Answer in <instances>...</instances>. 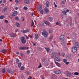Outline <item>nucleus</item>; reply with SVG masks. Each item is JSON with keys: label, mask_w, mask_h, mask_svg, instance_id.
<instances>
[{"label": "nucleus", "mask_w": 79, "mask_h": 79, "mask_svg": "<svg viewBox=\"0 0 79 79\" xmlns=\"http://www.w3.org/2000/svg\"><path fill=\"white\" fill-rule=\"evenodd\" d=\"M41 34L43 35H44V37H47L48 36V33L46 31L42 32Z\"/></svg>", "instance_id": "f257e3e1"}, {"label": "nucleus", "mask_w": 79, "mask_h": 79, "mask_svg": "<svg viewBox=\"0 0 79 79\" xmlns=\"http://www.w3.org/2000/svg\"><path fill=\"white\" fill-rule=\"evenodd\" d=\"M29 47H19V50H28V49H29Z\"/></svg>", "instance_id": "f03ea898"}, {"label": "nucleus", "mask_w": 79, "mask_h": 79, "mask_svg": "<svg viewBox=\"0 0 79 79\" xmlns=\"http://www.w3.org/2000/svg\"><path fill=\"white\" fill-rule=\"evenodd\" d=\"M21 42L22 44H23L26 43V40L25 39V38H24V37H23L21 39Z\"/></svg>", "instance_id": "7ed1b4c3"}, {"label": "nucleus", "mask_w": 79, "mask_h": 79, "mask_svg": "<svg viewBox=\"0 0 79 79\" xmlns=\"http://www.w3.org/2000/svg\"><path fill=\"white\" fill-rule=\"evenodd\" d=\"M42 6L40 4H39L37 7V11H40L41 10H42Z\"/></svg>", "instance_id": "20e7f679"}, {"label": "nucleus", "mask_w": 79, "mask_h": 79, "mask_svg": "<svg viewBox=\"0 0 79 79\" xmlns=\"http://www.w3.org/2000/svg\"><path fill=\"white\" fill-rule=\"evenodd\" d=\"M77 51V48L73 47L72 48V52L73 53H75Z\"/></svg>", "instance_id": "39448f33"}, {"label": "nucleus", "mask_w": 79, "mask_h": 79, "mask_svg": "<svg viewBox=\"0 0 79 79\" xmlns=\"http://www.w3.org/2000/svg\"><path fill=\"white\" fill-rule=\"evenodd\" d=\"M54 73L55 74H60L61 73V71L60 70L55 71L54 72Z\"/></svg>", "instance_id": "423d86ee"}, {"label": "nucleus", "mask_w": 79, "mask_h": 79, "mask_svg": "<svg viewBox=\"0 0 79 79\" xmlns=\"http://www.w3.org/2000/svg\"><path fill=\"white\" fill-rule=\"evenodd\" d=\"M44 24H46V25H47V26H49L50 24V23L48 22H47L45 21H44Z\"/></svg>", "instance_id": "0eeeda50"}, {"label": "nucleus", "mask_w": 79, "mask_h": 79, "mask_svg": "<svg viewBox=\"0 0 79 79\" xmlns=\"http://www.w3.org/2000/svg\"><path fill=\"white\" fill-rule=\"evenodd\" d=\"M53 35H50L49 38V41H51L52 40V39H53Z\"/></svg>", "instance_id": "6e6552de"}, {"label": "nucleus", "mask_w": 79, "mask_h": 79, "mask_svg": "<svg viewBox=\"0 0 79 79\" xmlns=\"http://www.w3.org/2000/svg\"><path fill=\"white\" fill-rule=\"evenodd\" d=\"M60 38L61 40H64V35H61L60 36Z\"/></svg>", "instance_id": "1a4fd4ad"}, {"label": "nucleus", "mask_w": 79, "mask_h": 79, "mask_svg": "<svg viewBox=\"0 0 79 79\" xmlns=\"http://www.w3.org/2000/svg\"><path fill=\"white\" fill-rule=\"evenodd\" d=\"M55 60L56 61H60L61 59L60 58L56 57L55 58Z\"/></svg>", "instance_id": "9d476101"}, {"label": "nucleus", "mask_w": 79, "mask_h": 79, "mask_svg": "<svg viewBox=\"0 0 79 79\" xmlns=\"http://www.w3.org/2000/svg\"><path fill=\"white\" fill-rule=\"evenodd\" d=\"M17 11H14L12 15V16H15L16 15H17Z\"/></svg>", "instance_id": "9b49d317"}, {"label": "nucleus", "mask_w": 79, "mask_h": 79, "mask_svg": "<svg viewBox=\"0 0 79 79\" xmlns=\"http://www.w3.org/2000/svg\"><path fill=\"white\" fill-rule=\"evenodd\" d=\"M75 45L76 48H79V45L78 42H76L75 44Z\"/></svg>", "instance_id": "f8f14e48"}, {"label": "nucleus", "mask_w": 79, "mask_h": 79, "mask_svg": "<svg viewBox=\"0 0 79 79\" xmlns=\"http://www.w3.org/2000/svg\"><path fill=\"white\" fill-rule=\"evenodd\" d=\"M7 72L9 73H10L11 74H13L14 72L13 71H11V70H10L9 69H8L7 70Z\"/></svg>", "instance_id": "ddd939ff"}, {"label": "nucleus", "mask_w": 79, "mask_h": 79, "mask_svg": "<svg viewBox=\"0 0 79 79\" xmlns=\"http://www.w3.org/2000/svg\"><path fill=\"white\" fill-rule=\"evenodd\" d=\"M35 39H39V35H38V34H37V33H36L35 35Z\"/></svg>", "instance_id": "4468645a"}, {"label": "nucleus", "mask_w": 79, "mask_h": 79, "mask_svg": "<svg viewBox=\"0 0 79 79\" xmlns=\"http://www.w3.org/2000/svg\"><path fill=\"white\" fill-rule=\"evenodd\" d=\"M44 10L46 13L49 12V10H48V9L47 7H46L44 8Z\"/></svg>", "instance_id": "2eb2a0df"}, {"label": "nucleus", "mask_w": 79, "mask_h": 79, "mask_svg": "<svg viewBox=\"0 0 79 79\" xmlns=\"http://www.w3.org/2000/svg\"><path fill=\"white\" fill-rule=\"evenodd\" d=\"M27 32H29V30L27 29V31L26 30H23V34H25Z\"/></svg>", "instance_id": "dca6fc26"}, {"label": "nucleus", "mask_w": 79, "mask_h": 79, "mask_svg": "<svg viewBox=\"0 0 79 79\" xmlns=\"http://www.w3.org/2000/svg\"><path fill=\"white\" fill-rule=\"evenodd\" d=\"M49 2L48 1H47L46 2V5L47 7H48L49 6Z\"/></svg>", "instance_id": "f3484780"}, {"label": "nucleus", "mask_w": 79, "mask_h": 79, "mask_svg": "<svg viewBox=\"0 0 79 79\" xmlns=\"http://www.w3.org/2000/svg\"><path fill=\"white\" fill-rule=\"evenodd\" d=\"M55 64H56V65L58 66V67H60V63H58V62H55Z\"/></svg>", "instance_id": "a211bd4d"}, {"label": "nucleus", "mask_w": 79, "mask_h": 79, "mask_svg": "<svg viewBox=\"0 0 79 79\" xmlns=\"http://www.w3.org/2000/svg\"><path fill=\"white\" fill-rule=\"evenodd\" d=\"M66 10H64L62 11L63 14L65 16L66 15Z\"/></svg>", "instance_id": "6ab92c4d"}, {"label": "nucleus", "mask_w": 79, "mask_h": 79, "mask_svg": "<svg viewBox=\"0 0 79 79\" xmlns=\"http://www.w3.org/2000/svg\"><path fill=\"white\" fill-rule=\"evenodd\" d=\"M10 37H15V34L11 33L10 34Z\"/></svg>", "instance_id": "aec40b11"}, {"label": "nucleus", "mask_w": 79, "mask_h": 79, "mask_svg": "<svg viewBox=\"0 0 79 79\" xmlns=\"http://www.w3.org/2000/svg\"><path fill=\"white\" fill-rule=\"evenodd\" d=\"M53 32V30L51 29L49 30V34H52Z\"/></svg>", "instance_id": "412c9836"}, {"label": "nucleus", "mask_w": 79, "mask_h": 79, "mask_svg": "<svg viewBox=\"0 0 79 79\" xmlns=\"http://www.w3.org/2000/svg\"><path fill=\"white\" fill-rule=\"evenodd\" d=\"M45 49L46 50L47 52H49V51H50V49L48 48H45Z\"/></svg>", "instance_id": "4be33fe9"}, {"label": "nucleus", "mask_w": 79, "mask_h": 79, "mask_svg": "<svg viewBox=\"0 0 79 79\" xmlns=\"http://www.w3.org/2000/svg\"><path fill=\"white\" fill-rule=\"evenodd\" d=\"M71 73H68L67 74V77H69L71 76Z\"/></svg>", "instance_id": "5701e85b"}, {"label": "nucleus", "mask_w": 79, "mask_h": 79, "mask_svg": "<svg viewBox=\"0 0 79 79\" xmlns=\"http://www.w3.org/2000/svg\"><path fill=\"white\" fill-rule=\"evenodd\" d=\"M49 21H50L51 22L52 21H53V17H49Z\"/></svg>", "instance_id": "b1692460"}, {"label": "nucleus", "mask_w": 79, "mask_h": 79, "mask_svg": "<svg viewBox=\"0 0 79 79\" xmlns=\"http://www.w3.org/2000/svg\"><path fill=\"white\" fill-rule=\"evenodd\" d=\"M2 72L3 73H5V69L3 68L2 69Z\"/></svg>", "instance_id": "393cba45"}, {"label": "nucleus", "mask_w": 79, "mask_h": 79, "mask_svg": "<svg viewBox=\"0 0 79 79\" xmlns=\"http://www.w3.org/2000/svg\"><path fill=\"white\" fill-rule=\"evenodd\" d=\"M34 22L33 21V20H32V21L31 27H33V26H34Z\"/></svg>", "instance_id": "a878e982"}, {"label": "nucleus", "mask_w": 79, "mask_h": 79, "mask_svg": "<svg viewBox=\"0 0 79 79\" xmlns=\"http://www.w3.org/2000/svg\"><path fill=\"white\" fill-rule=\"evenodd\" d=\"M79 73L77 72H75L74 73V75H76V76H77V75H79Z\"/></svg>", "instance_id": "bb28decb"}, {"label": "nucleus", "mask_w": 79, "mask_h": 79, "mask_svg": "<svg viewBox=\"0 0 79 79\" xmlns=\"http://www.w3.org/2000/svg\"><path fill=\"white\" fill-rule=\"evenodd\" d=\"M21 63H18V66L19 68H20V67H21Z\"/></svg>", "instance_id": "cd10ccee"}, {"label": "nucleus", "mask_w": 79, "mask_h": 79, "mask_svg": "<svg viewBox=\"0 0 79 79\" xmlns=\"http://www.w3.org/2000/svg\"><path fill=\"white\" fill-rule=\"evenodd\" d=\"M25 2L26 4H28L29 3V0H25Z\"/></svg>", "instance_id": "c85d7f7f"}, {"label": "nucleus", "mask_w": 79, "mask_h": 79, "mask_svg": "<svg viewBox=\"0 0 79 79\" xmlns=\"http://www.w3.org/2000/svg\"><path fill=\"white\" fill-rule=\"evenodd\" d=\"M4 17H5L4 15H2L0 17V19H3V18H4Z\"/></svg>", "instance_id": "c756f323"}, {"label": "nucleus", "mask_w": 79, "mask_h": 79, "mask_svg": "<svg viewBox=\"0 0 79 79\" xmlns=\"http://www.w3.org/2000/svg\"><path fill=\"white\" fill-rule=\"evenodd\" d=\"M24 67H23V66H22L21 67V68H20V70H24Z\"/></svg>", "instance_id": "7c9ffc66"}, {"label": "nucleus", "mask_w": 79, "mask_h": 79, "mask_svg": "<svg viewBox=\"0 0 79 79\" xmlns=\"http://www.w3.org/2000/svg\"><path fill=\"white\" fill-rule=\"evenodd\" d=\"M16 24L17 27H19V26H20V24L18 23H16Z\"/></svg>", "instance_id": "2f4dec72"}, {"label": "nucleus", "mask_w": 79, "mask_h": 79, "mask_svg": "<svg viewBox=\"0 0 79 79\" xmlns=\"http://www.w3.org/2000/svg\"><path fill=\"white\" fill-rule=\"evenodd\" d=\"M39 24L40 26H44V23H40Z\"/></svg>", "instance_id": "473e14b6"}, {"label": "nucleus", "mask_w": 79, "mask_h": 79, "mask_svg": "<svg viewBox=\"0 0 79 79\" xmlns=\"http://www.w3.org/2000/svg\"><path fill=\"white\" fill-rule=\"evenodd\" d=\"M6 10H7V8L5 7L3 10H2V11H5Z\"/></svg>", "instance_id": "72a5a7b5"}, {"label": "nucleus", "mask_w": 79, "mask_h": 79, "mask_svg": "<svg viewBox=\"0 0 79 79\" xmlns=\"http://www.w3.org/2000/svg\"><path fill=\"white\" fill-rule=\"evenodd\" d=\"M67 61V60L66 59H64L63 60V62L65 63Z\"/></svg>", "instance_id": "f704fd0d"}, {"label": "nucleus", "mask_w": 79, "mask_h": 79, "mask_svg": "<svg viewBox=\"0 0 79 79\" xmlns=\"http://www.w3.org/2000/svg\"><path fill=\"white\" fill-rule=\"evenodd\" d=\"M5 52H6V50H5V49H4L2 50L1 52H2V53H5Z\"/></svg>", "instance_id": "c9c22d12"}, {"label": "nucleus", "mask_w": 79, "mask_h": 79, "mask_svg": "<svg viewBox=\"0 0 79 79\" xmlns=\"http://www.w3.org/2000/svg\"><path fill=\"white\" fill-rule=\"evenodd\" d=\"M42 67V65H41V63H40V66L38 67V68H40Z\"/></svg>", "instance_id": "e433bc0d"}, {"label": "nucleus", "mask_w": 79, "mask_h": 79, "mask_svg": "<svg viewBox=\"0 0 79 79\" xmlns=\"http://www.w3.org/2000/svg\"><path fill=\"white\" fill-rule=\"evenodd\" d=\"M51 57L52 58H54V57H55V54H52L51 56Z\"/></svg>", "instance_id": "4c0bfd02"}, {"label": "nucleus", "mask_w": 79, "mask_h": 79, "mask_svg": "<svg viewBox=\"0 0 79 79\" xmlns=\"http://www.w3.org/2000/svg\"><path fill=\"white\" fill-rule=\"evenodd\" d=\"M23 9H24L25 10H27V7H24L23 8Z\"/></svg>", "instance_id": "58836bf2"}, {"label": "nucleus", "mask_w": 79, "mask_h": 79, "mask_svg": "<svg viewBox=\"0 0 79 79\" xmlns=\"http://www.w3.org/2000/svg\"><path fill=\"white\" fill-rule=\"evenodd\" d=\"M15 19L17 20V21H18L19 20V18L18 17H17L15 18Z\"/></svg>", "instance_id": "ea45409f"}, {"label": "nucleus", "mask_w": 79, "mask_h": 79, "mask_svg": "<svg viewBox=\"0 0 79 79\" xmlns=\"http://www.w3.org/2000/svg\"><path fill=\"white\" fill-rule=\"evenodd\" d=\"M19 60H18V59H17L16 60V62L17 63H19Z\"/></svg>", "instance_id": "a19ab883"}, {"label": "nucleus", "mask_w": 79, "mask_h": 79, "mask_svg": "<svg viewBox=\"0 0 79 79\" xmlns=\"http://www.w3.org/2000/svg\"><path fill=\"white\" fill-rule=\"evenodd\" d=\"M69 62H66L65 63L66 65H68V64H69Z\"/></svg>", "instance_id": "79ce46f5"}, {"label": "nucleus", "mask_w": 79, "mask_h": 79, "mask_svg": "<svg viewBox=\"0 0 79 79\" xmlns=\"http://www.w3.org/2000/svg\"><path fill=\"white\" fill-rule=\"evenodd\" d=\"M15 2L16 3H18L19 2V1H18V0H15Z\"/></svg>", "instance_id": "37998d69"}, {"label": "nucleus", "mask_w": 79, "mask_h": 79, "mask_svg": "<svg viewBox=\"0 0 79 79\" xmlns=\"http://www.w3.org/2000/svg\"><path fill=\"white\" fill-rule=\"evenodd\" d=\"M5 23H8V20H5Z\"/></svg>", "instance_id": "c03bdc74"}, {"label": "nucleus", "mask_w": 79, "mask_h": 79, "mask_svg": "<svg viewBox=\"0 0 79 79\" xmlns=\"http://www.w3.org/2000/svg\"><path fill=\"white\" fill-rule=\"evenodd\" d=\"M3 3H6V0H3Z\"/></svg>", "instance_id": "a18cd8bd"}, {"label": "nucleus", "mask_w": 79, "mask_h": 79, "mask_svg": "<svg viewBox=\"0 0 79 79\" xmlns=\"http://www.w3.org/2000/svg\"><path fill=\"white\" fill-rule=\"evenodd\" d=\"M40 13L41 14H43V13H44V11H43V10H41L40 11Z\"/></svg>", "instance_id": "49530a36"}, {"label": "nucleus", "mask_w": 79, "mask_h": 79, "mask_svg": "<svg viewBox=\"0 0 79 79\" xmlns=\"http://www.w3.org/2000/svg\"><path fill=\"white\" fill-rule=\"evenodd\" d=\"M30 53V51L28 50L27 51V53Z\"/></svg>", "instance_id": "de8ad7c7"}, {"label": "nucleus", "mask_w": 79, "mask_h": 79, "mask_svg": "<svg viewBox=\"0 0 79 79\" xmlns=\"http://www.w3.org/2000/svg\"><path fill=\"white\" fill-rule=\"evenodd\" d=\"M33 45H34V46H35V45H36V44H35V43H33Z\"/></svg>", "instance_id": "09e8293b"}, {"label": "nucleus", "mask_w": 79, "mask_h": 79, "mask_svg": "<svg viewBox=\"0 0 79 79\" xmlns=\"http://www.w3.org/2000/svg\"><path fill=\"white\" fill-rule=\"evenodd\" d=\"M30 37L31 38H32V37H33V36L31 35H30Z\"/></svg>", "instance_id": "8fccbe9b"}, {"label": "nucleus", "mask_w": 79, "mask_h": 79, "mask_svg": "<svg viewBox=\"0 0 79 79\" xmlns=\"http://www.w3.org/2000/svg\"><path fill=\"white\" fill-rule=\"evenodd\" d=\"M64 55H65V54L64 53H62V55L63 56H64Z\"/></svg>", "instance_id": "3c124183"}, {"label": "nucleus", "mask_w": 79, "mask_h": 79, "mask_svg": "<svg viewBox=\"0 0 79 79\" xmlns=\"http://www.w3.org/2000/svg\"><path fill=\"white\" fill-rule=\"evenodd\" d=\"M56 25H58V24H59V23L58 22H56Z\"/></svg>", "instance_id": "603ef678"}, {"label": "nucleus", "mask_w": 79, "mask_h": 79, "mask_svg": "<svg viewBox=\"0 0 79 79\" xmlns=\"http://www.w3.org/2000/svg\"><path fill=\"white\" fill-rule=\"evenodd\" d=\"M20 55L21 56L23 57V53H22L20 54Z\"/></svg>", "instance_id": "864d4df0"}, {"label": "nucleus", "mask_w": 79, "mask_h": 79, "mask_svg": "<svg viewBox=\"0 0 79 79\" xmlns=\"http://www.w3.org/2000/svg\"><path fill=\"white\" fill-rule=\"evenodd\" d=\"M62 3L63 4V5H64L65 4L64 1H62Z\"/></svg>", "instance_id": "5fc2aeb1"}, {"label": "nucleus", "mask_w": 79, "mask_h": 79, "mask_svg": "<svg viewBox=\"0 0 79 79\" xmlns=\"http://www.w3.org/2000/svg\"><path fill=\"white\" fill-rule=\"evenodd\" d=\"M54 6L55 8H56V7H57V6L55 4Z\"/></svg>", "instance_id": "6e6d98bb"}, {"label": "nucleus", "mask_w": 79, "mask_h": 79, "mask_svg": "<svg viewBox=\"0 0 79 79\" xmlns=\"http://www.w3.org/2000/svg\"><path fill=\"white\" fill-rule=\"evenodd\" d=\"M66 73H69V72L66 71L65 72Z\"/></svg>", "instance_id": "4d7b16f0"}, {"label": "nucleus", "mask_w": 79, "mask_h": 79, "mask_svg": "<svg viewBox=\"0 0 79 79\" xmlns=\"http://www.w3.org/2000/svg\"><path fill=\"white\" fill-rule=\"evenodd\" d=\"M16 53H17V54H18V55H19V52H16Z\"/></svg>", "instance_id": "13d9d810"}, {"label": "nucleus", "mask_w": 79, "mask_h": 79, "mask_svg": "<svg viewBox=\"0 0 79 79\" xmlns=\"http://www.w3.org/2000/svg\"><path fill=\"white\" fill-rule=\"evenodd\" d=\"M66 11V12H69V10H67Z\"/></svg>", "instance_id": "bf43d9fd"}, {"label": "nucleus", "mask_w": 79, "mask_h": 79, "mask_svg": "<svg viewBox=\"0 0 79 79\" xmlns=\"http://www.w3.org/2000/svg\"><path fill=\"white\" fill-rule=\"evenodd\" d=\"M24 21V18H23V20H22V21Z\"/></svg>", "instance_id": "052dcab7"}, {"label": "nucleus", "mask_w": 79, "mask_h": 79, "mask_svg": "<svg viewBox=\"0 0 79 79\" xmlns=\"http://www.w3.org/2000/svg\"><path fill=\"white\" fill-rule=\"evenodd\" d=\"M18 7H15V10H18Z\"/></svg>", "instance_id": "680f3d73"}, {"label": "nucleus", "mask_w": 79, "mask_h": 79, "mask_svg": "<svg viewBox=\"0 0 79 79\" xmlns=\"http://www.w3.org/2000/svg\"><path fill=\"white\" fill-rule=\"evenodd\" d=\"M2 2V0H0V3H1Z\"/></svg>", "instance_id": "e2e57ef3"}, {"label": "nucleus", "mask_w": 79, "mask_h": 79, "mask_svg": "<svg viewBox=\"0 0 79 79\" xmlns=\"http://www.w3.org/2000/svg\"><path fill=\"white\" fill-rule=\"evenodd\" d=\"M26 38L27 39H29V37L27 36H26Z\"/></svg>", "instance_id": "0e129e2a"}, {"label": "nucleus", "mask_w": 79, "mask_h": 79, "mask_svg": "<svg viewBox=\"0 0 79 79\" xmlns=\"http://www.w3.org/2000/svg\"><path fill=\"white\" fill-rule=\"evenodd\" d=\"M0 42H2V39H0Z\"/></svg>", "instance_id": "69168bd1"}, {"label": "nucleus", "mask_w": 79, "mask_h": 79, "mask_svg": "<svg viewBox=\"0 0 79 79\" xmlns=\"http://www.w3.org/2000/svg\"><path fill=\"white\" fill-rule=\"evenodd\" d=\"M42 61H45V60H44V59H43V60H42Z\"/></svg>", "instance_id": "338daca9"}, {"label": "nucleus", "mask_w": 79, "mask_h": 79, "mask_svg": "<svg viewBox=\"0 0 79 79\" xmlns=\"http://www.w3.org/2000/svg\"><path fill=\"white\" fill-rule=\"evenodd\" d=\"M33 15H34V14H33V13L31 14V16H33Z\"/></svg>", "instance_id": "774afa93"}]
</instances>
